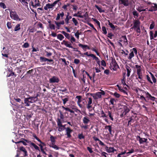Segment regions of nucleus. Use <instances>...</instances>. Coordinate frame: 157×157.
Segmentation results:
<instances>
[{
  "label": "nucleus",
  "instance_id": "64",
  "mask_svg": "<svg viewBox=\"0 0 157 157\" xmlns=\"http://www.w3.org/2000/svg\"><path fill=\"white\" fill-rule=\"evenodd\" d=\"M23 47L24 48H27L29 47V44L28 42H25L23 45Z\"/></svg>",
  "mask_w": 157,
  "mask_h": 157
},
{
  "label": "nucleus",
  "instance_id": "11",
  "mask_svg": "<svg viewBox=\"0 0 157 157\" xmlns=\"http://www.w3.org/2000/svg\"><path fill=\"white\" fill-rule=\"evenodd\" d=\"M105 129H108V130L109 133L110 135H113L114 132V131H112V128L111 126L110 125H106L105 127Z\"/></svg>",
  "mask_w": 157,
  "mask_h": 157
},
{
  "label": "nucleus",
  "instance_id": "39",
  "mask_svg": "<svg viewBox=\"0 0 157 157\" xmlns=\"http://www.w3.org/2000/svg\"><path fill=\"white\" fill-rule=\"evenodd\" d=\"M137 10L138 11L141 12V11H146L147 10H148V9L146 8L145 9H143L142 7H139Z\"/></svg>",
  "mask_w": 157,
  "mask_h": 157
},
{
  "label": "nucleus",
  "instance_id": "34",
  "mask_svg": "<svg viewBox=\"0 0 157 157\" xmlns=\"http://www.w3.org/2000/svg\"><path fill=\"white\" fill-rule=\"evenodd\" d=\"M56 138L55 137H54L53 136L51 135L50 137V139L51 142H52V144H55L56 140L55 139Z\"/></svg>",
  "mask_w": 157,
  "mask_h": 157
},
{
  "label": "nucleus",
  "instance_id": "45",
  "mask_svg": "<svg viewBox=\"0 0 157 157\" xmlns=\"http://www.w3.org/2000/svg\"><path fill=\"white\" fill-rule=\"evenodd\" d=\"M102 31H103V33L105 34H106L107 33V31H106V28L105 26H103L102 27Z\"/></svg>",
  "mask_w": 157,
  "mask_h": 157
},
{
  "label": "nucleus",
  "instance_id": "18",
  "mask_svg": "<svg viewBox=\"0 0 157 157\" xmlns=\"http://www.w3.org/2000/svg\"><path fill=\"white\" fill-rule=\"evenodd\" d=\"M137 138L139 139V141L140 144H142L144 142H146L147 141V139L140 137V136H137Z\"/></svg>",
  "mask_w": 157,
  "mask_h": 157
},
{
  "label": "nucleus",
  "instance_id": "19",
  "mask_svg": "<svg viewBox=\"0 0 157 157\" xmlns=\"http://www.w3.org/2000/svg\"><path fill=\"white\" fill-rule=\"evenodd\" d=\"M53 8L52 5L50 3H48L44 7V9L45 10H48V9H52Z\"/></svg>",
  "mask_w": 157,
  "mask_h": 157
},
{
  "label": "nucleus",
  "instance_id": "5",
  "mask_svg": "<svg viewBox=\"0 0 157 157\" xmlns=\"http://www.w3.org/2000/svg\"><path fill=\"white\" fill-rule=\"evenodd\" d=\"M148 5H151V7L148 10L149 11L152 12L153 11H156L157 10V4L155 3H153L149 2H145Z\"/></svg>",
  "mask_w": 157,
  "mask_h": 157
},
{
  "label": "nucleus",
  "instance_id": "7",
  "mask_svg": "<svg viewBox=\"0 0 157 157\" xmlns=\"http://www.w3.org/2000/svg\"><path fill=\"white\" fill-rule=\"evenodd\" d=\"M59 79L57 76H53L49 79V82L50 83H58L59 82Z\"/></svg>",
  "mask_w": 157,
  "mask_h": 157
},
{
  "label": "nucleus",
  "instance_id": "26",
  "mask_svg": "<svg viewBox=\"0 0 157 157\" xmlns=\"http://www.w3.org/2000/svg\"><path fill=\"white\" fill-rule=\"evenodd\" d=\"M61 32L65 36L66 38L69 40L70 39V36L69 34L66 33L64 31H62Z\"/></svg>",
  "mask_w": 157,
  "mask_h": 157
},
{
  "label": "nucleus",
  "instance_id": "20",
  "mask_svg": "<svg viewBox=\"0 0 157 157\" xmlns=\"http://www.w3.org/2000/svg\"><path fill=\"white\" fill-rule=\"evenodd\" d=\"M125 68L127 71V76L128 77H129L130 75V74L132 71L130 67L128 65H126Z\"/></svg>",
  "mask_w": 157,
  "mask_h": 157
},
{
  "label": "nucleus",
  "instance_id": "63",
  "mask_svg": "<svg viewBox=\"0 0 157 157\" xmlns=\"http://www.w3.org/2000/svg\"><path fill=\"white\" fill-rule=\"evenodd\" d=\"M114 35L111 33H109L108 34L107 36L110 39H112V37Z\"/></svg>",
  "mask_w": 157,
  "mask_h": 157
},
{
  "label": "nucleus",
  "instance_id": "44",
  "mask_svg": "<svg viewBox=\"0 0 157 157\" xmlns=\"http://www.w3.org/2000/svg\"><path fill=\"white\" fill-rule=\"evenodd\" d=\"M0 6L3 9H5L6 8V6L5 4L2 2L0 3Z\"/></svg>",
  "mask_w": 157,
  "mask_h": 157
},
{
  "label": "nucleus",
  "instance_id": "40",
  "mask_svg": "<svg viewBox=\"0 0 157 157\" xmlns=\"http://www.w3.org/2000/svg\"><path fill=\"white\" fill-rule=\"evenodd\" d=\"M48 60V59L44 57H40V60L41 62H46Z\"/></svg>",
  "mask_w": 157,
  "mask_h": 157
},
{
  "label": "nucleus",
  "instance_id": "38",
  "mask_svg": "<svg viewBox=\"0 0 157 157\" xmlns=\"http://www.w3.org/2000/svg\"><path fill=\"white\" fill-rule=\"evenodd\" d=\"M76 98H77L78 99V101L77 102V104L80 103L82 101V100L81 99L82 98V97L81 96H77L76 97Z\"/></svg>",
  "mask_w": 157,
  "mask_h": 157
},
{
  "label": "nucleus",
  "instance_id": "1",
  "mask_svg": "<svg viewBox=\"0 0 157 157\" xmlns=\"http://www.w3.org/2000/svg\"><path fill=\"white\" fill-rule=\"evenodd\" d=\"M76 40L73 36H71L70 39V42L68 41L63 40L61 43L62 44H64L66 47L73 48L74 49H78V48H74L72 45L71 43L73 44V42H75Z\"/></svg>",
  "mask_w": 157,
  "mask_h": 157
},
{
  "label": "nucleus",
  "instance_id": "23",
  "mask_svg": "<svg viewBox=\"0 0 157 157\" xmlns=\"http://www.w3.org/2000/svg\"><path fill=\"white\" fill-rule=\"evenodd\" d=\"M78 45L79 47H82L84 50L85 48H87L88 49H90L89 47L87 45H83L81 44H78Z\"/></svg>",
  "mask_w": 157,
  "mask_h": 157
},
{
  "label": "nucleus",
  "instance_id": "36",
  "mask_svg": "<svg viewBox=\"0 0 157 157\" xmlns=\"http://www.w3.org/2000/svg\"><path fill=\"white\" fill-rule=\"evenodd\" d=\"M134 56L133 51H132L129 54V56L128 57V59L129 60H131L132 59Z\"/></svg>",
  "mask_w": 157,
  "mask_h": 157
},
{
  "label": "nucleus",
  "instance_id": "54",
  "mask_svg": "<svg viewBox=\"0 0 157 157\" xmlns=\"http://www.w3.org/2000/svg\"><path fill=\"white\" fill-rule=\"evenodd\" d=\"M110 102L111 103V104L113 105H114V102H116V100L113 98H112L110 100Z\"/></svg>",
  "mask_w": 157,
  "mask_h": 157
},
{
  "label": "nucleus",
  "instance_id": "37",
  "mask_svg": "<svg viewBox=\"0 0 157 157\" xmlns=\"http://www.w3.org/2000/svg\"><path fill=\"white\" fill-rule=\"evenodd\" d=\"M95 7L98 10L99 12L101 13L104 12V10H102L101 8L99 7L97 5H95Z\"/></svg>",
  "mask_w": 157,
  "mask_h": 157
},
{
  "label": "nucleus",
  "instance_id": "16",
  "mask_svg": "<svg viewBox=\"0 0 157 157\" xmlns=\"http://www.w3.org/2000/svg\"><path fill=\"white\" fill-rule=\"evenodd\" d=\"M31 103V101L29 98H25L24 99V103L25 104V106H29L30 105V103Z\"/></svg>",
  "mask_w": 157,
  "mask_h": 157
},
{
  "label": "nucleus",
  "instance_id": "43",
  "mask_svg": "<svg viewBox=\"0 0 157 157\" xmlns=\"http://www.w3.org/2000/svg\"><path fill=\"white\" fill-rule=\"evenodd\" d=\"M72 21L74 23L75 25V26H77L78 25V22L77 20L75 19V18H73L72 19Z\"/></svg>",
  "mask_w": 157,
  "mask_h": 157
},
{
  "label": "nucleus",
  "instance_id": "60",
  "mask_svg": "<svg viewBox=\"0 0 157 157\" xmlns=\"http://www.w3.org/2000/svg\"><path fill=\"white\" fill-rule=\"evenodd\" d=\"M59 112L60 113L59 117L60 118L59 119L62 120L64 118V116L63 114L60 111H59Z\"/></svg>",
  "mask_w": 157,
  "mask_h": 157
},
{
  "label": "nucleus",
  "instance_id": "6",
  "mask_svg": "<svg viewBox=\"0 0 157 157\" xmlns=\"http://www.w3.org/2000/svg\"><path fill=\"white\" fill-rule=\"evenodd\" d=\"M30 5L34 8L40 6V1L39 0H32Z\"/></svg>",
  "mask_w": 157,
  "mask_h": 157
},
{
  "label": "nucleus",
  "instance_id": "31",
  "mask_svg": "<svg viewBox=\"0 0 157 157\" xmlns=\"http://www.w3.org/2000/svg\"><path fill=\"white\" fill-rule=\"evenodd\" d=\"M21 29V27H20V24H17L15 27L14 28V31H19Z\"/></svg>",
  "mask_w": 157,
  "mask_h": 157
},
{
  "label": "nucleus",
  "instance_id": "27",
  "mask_svg": "<svg viewBox=\"0 0 157 157\" xmlns=\"http://www.w3.org/2000/svg\"><path fill=\"white\" fill-rule=\"evenodd\" d=\"M121 38L123 40V41L125 45L128 44V40L126 36H122Z\"/></svg>",
  "mask_w": 157,
  "mask_h": 157
},
{
  "label": "nucleus",
  "instance_id": "12",
  "mask_svg": "<svg viewBox=\"0 0 157 157\" xmlns=\"http://www.w3.org/2000/svg\"><path fill=\"white\" fill-rule=\"evenodd\" d=\"M66 131L67 137L70 138L71 137V133L72 132V130L70 128L67 127L66 128Z\"/></svg>",
  "mask_w": 157,
  "mask_h": 157
},
{
  "label": "nucleus",
  "instance_id": "59",
  "mask_svg": "<svg viewBox=\"0 0 157 157\" xmlns=\"http://www.w3.org/2000/svg\"><path fill=\"white\" fill-rule=\"evenodd\" d=\"M80 62V60L77 59H75L74 60V63L75 64H79Z\"/></svg>",
  "mask_w": 157,
  "mask_h": 157
},
{
  "label": "nucleus",
  "instance_id": "15",
  "mask_svg": "<svg viewBox=\"0 0 157 157\" xmlns=\"http://www.w3.org/2000/svg\"><path fill=\"white\" fill-rule=\"evenodd\" d=\"M92 103V99L90 97L88 98V104L87 105V108L89 109L92 107L91 105Z\"/></svg>",
  "mask_w": 157,
  "mask_h": 157
},
{
  "label": "nucleus",
  "instance_id": "47",
  "mask_svg": "<svg viewBox=\"0 0 157 157\" xmlns=\"http://www.w3.org/2000/svg\"><path fill=\"white\" fill-rule=\"evenodd\" d=\"M78 137L79 139L81 140L82 139H84L85 138V136L83 135L82 133H81L78 135Z\"/></svg>",
  "mask_w": 157,
  "mask_h": 157
},
{
  "label": "nucleus",
  "instance_id": "10",
  "mask_svg": "<svg viewBox=\"0 0 157 157\" xmlns=\"http://www.w3.org/2000/svg\"><path fill=\"white\" fill-rule=\"evenodd\" d=\"M106 151L108 153L114 152L115 151H116V150L115 149L114 147H109L106 146L105 148Z\"/></svg>",
  "mask_w": 157,
  "mask_h": 157
},
{
  "label": "nucleus",
  "instance_id": "41",
  "mask_svg": "<svg viewBox=\"0 0 157 157\" xmlns=\"http://www.w3.org/2000/svg\"><path fill=\"white\" fill-rule=\"evenodd\" d=\"M108 21L109 25V26L110 27H111L113 30H114L115 29L114 25H113V24L112 23H111L109 21V20Z\"/></svg>",
  "mask_w": 157,
  "mask_h": 157
},
{
  "label": "nucleus",
  "instance_id": "21",
  "mask_svg": "<svg viewBox=\"0 0 157 157\" xmlns=\"http://www.w3.org/2000/svg\"><path fill=\"white\" fill-rule=\"evenodd\" d=\"M67 98H64L65 96H61V98H62V100L63 101V103L64 105H65L67 101H69V98L68 96H67Z\"/></svg>",
  "mask_w": 157,
  "mask_h": 157
},
{
  "label": "nucleus",
  "instance_id": "14",
  "mask_svg": "<svg viewBox=\"0 0 157 157\" xmlns=\"http://www.w3.org/2000/svg\"><path fill=\"white\" fill-rule=\"evenodd\" d=\"M19 149L20 151H21L24 152V155L25 156H27L28 155L27 152L25 148L23 146H21L19 147Z\"/></svg>",
  "mask_w": 157,
  "mask_h": 157
},
{
  "label": "nucleus",
  "instance_id": "42",
  "mask_svg": "<svg viewBox=\"0 0 157 157\" xmlns=\"http://www.w3.org/2000/svg\"><path fill=\"white\" fill-rule=\"evenodd\" d=\"M112 95H113L115 97L117 98H120V95L117 92H115L114 93H112Z\"/></svg>",
  "mask_w": 157,
  "mask_h": 157
},
{
  "label": "nucleus",
  "instance_id": "33",
  "mask_svg": "<svg viewBox=\"0 0 157 157\" xmlns=\"http://www.w3.org/2000/svg\"><path fill=\"white\" fill-rule=\"evenodd\" d=\"M64 38V36L61 34H59L57 35V38L60 40H62Z\"/></svg>",
  "mask_w": 157,
  "mask_h": 157
},
{
  "label": "nucleus",
  "instance_id": "56",
  "mask_svg": "<svg viewBox=\"0 0 157 157\" xmlns=\"http://www.w3.org/2000/svg\"><path fill=\"white\" fill-rule=\"evenodd\" d=\"M126 79L124 76L123 78L121 80L122 83L124 85H126L127 86H128L127 85H126L125 83Z\"/></svg>",
  "mask_w": 157,
  "mask_h": 157
},
{
  "label": "nucleus",
  "instance_id": "30",
  "mask_svg": "<svg viewBox=\"0 0 157 157\" xmlns=\"http://www.w3.org/2000/svg\"><path fill=\"white\" fill-rule=\"evenodd\" d=\"M72 18L71 16H66V18L65 19V21L66 24H68L69 23V20Z\"/></svg>",
  "mask_w": 157,
  "mask_h": 157
},
{
  "label": "nucleus",
  "instance_id": "9",
  "mask_svg": "<svg viewBox=\"0 0 157 157\" xmlns=\"http://www.w3.org/2000/svg\"><path fill=\"white\" fill-rule=\"evenodd\" d=\"M119 2L120 4L125 6H128L129 5L128 0H119Z\"/></svg>",
  "mask_w": 157,
  "mask_h": 157
},
{
  "label": "nucleus",
  "instance_id": "13",
  "mask_svg": "<svg viewBox=\"0 0 157 157\" xmlns=\"http://www.w3.org/2000/svg\"><path fill=\"white\" fill-rule=\"evenodd\" d=\"M83 54L84 55H86L88 56H90L92 57L94 59H95L96 61H97L98 60H99L98 58L97 57L94 55L92 54H88L87 52L84 53Z\"/></svg>",
  "mask_w": 157,
  "mask_h": 157
},
{
  "label": "nucleus",
  "instance_id": "48",
  "mask_svg": "<svg viewBox=\"0 0 157 157\" xmlns=\"http://www.w3.org/2000/svg\"><path fill=\"white\" fill-rule=\"evenodd\" d=\"M11 73L10 74L7 75V77H10L11 76H13V75H14L15 77L16 76V75L15 74V73L14 72H13L12 71H11Z\"/></svg>",
  "mask_w": 157,
  "mask_h": 157
},
{
  "label": "nucleus",
  "instance_id": "61",
  "mask_svg": "<svg viewBox=\"0 0 157 157\" xmlns=\"http://www.w3.org/2000/svg\"><path fill=\"white\" fill-rule=\"evenodd\" d=\"M121 51V53L122 54H124L125 55V56L128 55V50H126V52L123 50H122Z\"/></svg>",
  "mask_w": 157,
  "mask_h": 157
},
{
  "label": "nucleus",
  "instance_id": "50",
  "mask_svg": "<svg viewBox=\"0 0 157 157\" xmlns=\"http://www.w3.org/2000/svg\"><path fill=\"white\" fill-rule=\"evenodd\" d=\"M81 33L80 32V33L78 31L76 33H75V36L78 39H79V35L81 34Z\"/></svg>",
  "mask_w": 157,
  "mask_h": 157
},
{
  "label": "nucleus",
  "instance_id": "22",
  "mask_svg": "<svg viewBox=\"0 0 157 157\" xmlns=\"http://www.w3.org/2000/svg\"><path fill=\"white\" fill-rule=\"evenodd\" d=\"M62 108L63 109L65 110L66 111H68L70 112L71 113H72L73 114L75 113L74 111L73 110H72L71 109L68 107H65L64 106H62Z\"/></svg>",
  "mask_w": 157,
  "mask_h": 157
},
{
  "label": "nucleus",
  "instance_id": "62",
  "mask_svg": "<svg viewBox=\"0 0 157 157\" xmlns=\"http://www.w3.org/2000/svg\"><path fill=\"white\" fill-rule=\"evenodd\" d=\"M95 95H96V96H97V98H101V95L99 92H97L95 94Z\"/></svg>",
  "mask_w": 157,
  "mask_h": 157
},
{
  "label": "nucleus",
  "instance_id": "35",
  "mask_svg": "<svg viewBox=\"0 0 157 157\" xmlns=\"http://www.w3.org/2000/svg\"><path fill=\"white\" fill-rule=\"evenodd\" d=\"M106 113H108V115L110 119L113 121V116H112V112L109 111H108L107 112H106Z\"/></svg>",
  "mask_w": 157,
  "mask_h": 157
},
{
  "label": "nucleus",
  "instance_id": "17",
  "mask_svg": "<svg viewBox=\"0 0 157 157\" xmlns=\"http://www.w3.org/2000/svg\"><path fill=\"white\" fill-rule=\"evenodd\" d=\"M64 16V13L63 12H62L61 13H59L57 14V17L56 19V20L57 21L60 19V17H61V18H62Z\"/></svg>",
  "mask_w": 157,
  "mask_h": 157
},
{
  "label": "nucleus",
  "instance_id": "3",
  "mask_svg": "<svg viewBox=\"0 0 157 157\" xmlns=\"http://www.w3.org/2000/svg\"><path fill=\"white\" fill-rule=\"evenodd\" d=\"M110 69L112 70H113L114 71H117V69L120 68L119 67L117 64L115 59H112V61L110 64Z\"/></svg>",
  "mask_w": 157,
  "mask_h": 157
},
{
  "label": "nucleus",
  "instance_id": "4",
  "mask_svg": "<svg viewBox=\"0 0 157 157\" xmlns=\"http://www.w3.org/2000/svg\"><path fill=\"white\" fill-rule=\"evenodd\" d=\"M10 16L11 19L17 21H20L21 20L18 15L15 11H10Z\"/></svg>",
  "mask_w": 157,
  "mask_h": 157
},
{
  "label": "nucleus",
  "instance_id": "58",
  "mask_svg": "<svg viewBox=\"0 0 157 157\" xmlns=\"http://www.w3.org/2000/svg\"><path fill=\"white\" fill-rule=\"evenodd\" d=\"M129 120H128V121L131 122L132 123L134 122V116H132L131 117H130V118H129Z\"/></svg>",
  "mask_w": 157,
  "mask_h": 157
},
{
  "label": "nucleus",
  "instance_id": "29",
  "mask_svg": "<svg viewBox=\"0 0 157 157\" xmlns=\"http://www.w3.org/2000/svg\"><path fill=\"white\" fill-rule=\"evenodd\" d=\"M90 121V120L87 117H84L83 119V123L85 124H88Z\"/></svg>",
  "mask_w": 157,
  "mask_h": 157
},
{
  "label": "nucleus",
  "instance_id": "51",
  "mask_svg": "<svg viewBox=\"0 0 157 157\" xmlns=\"http://www.w3.org/2000/svg\"><path fill=\"white\" fill-rule=\"evenodd\" d=\"M61 88L62 89L59 90V91L60 92L61 91L62 92H66V93H67V88L63 87H61Z\"/></svg>",
  "mask_w": 157,
  "mask_h": 157
},
{
  "label": "nucleus",
  "instance_id": "46",
  "mask_svg": "<svg viewBox=\"0 0 157 157\" xmlns=\"http://www.w3.org/2000/svg\"><path fill=\"white\" fill-rule=\"evenodd\" d=\"M146 78L147 81L151 84H153V82L151 81L150 78L149 77L148 75H146Z\"/></svg>",
  "mask_w": 157,
  "mask_h": 157
},
{
  "label": "nucleus",
  "instance_id": "2",
  "mask_svg": "<svg viewBox=\"0 0 157 157\" xmlns=\"http://www.w3.org/2000/svg\"><path fill=\"white\" fill-rule=\"evenodd\" d=\"M135 67L137 69V74L138 78L139 79L138 81L141 82L143 78L142 72L141 71V67L140 65H135Z\"/></svg>",
  "mask_w": 157,
  "mask_h": 157
},
{
  "label": "nucleus",
  "instance_id": "53",
  "mask_svg": "<svg viewBox=\"0 0 157 157\" xmlns=\"http://www.w3.org/2000/svg\"><path fill=\"white\" fill-rule=\"evenodd\" d=\"M49 26L50 28L51 29H53V30L55 29V26L54 24H49Z\"/></svg>",
  "mask_w": 157,
  "mask_h": 157
},
{
  "label": "nucleus",
  "instance_id": "8",
  "mask_svg": "<svg viewBox=\"0 0 157 157\" xmlns=\"http://www.w3.org/2000/svg\"><path fill=\"white\" fill-rule=\"evenodd\" d=\"M140 22L138 20H135L133 22V25L132 28L131 29H136V28H137L140 26Z\"/></svg>",
  "mask_w": 157,
  "mask_h": 157
},
{
  "label": "nucleus",
  "instance_id": "49",
  "mask_svg": "<svg viewBox=\"0 0 157 157\" xmlns=\"http://www.w3.org/2000/svg\"><path fill=\"white\" fill-rule=\"evenodd\" d=\"M55 23L56 25V28H57V29H60V24L59 22L55 21Z\"/></svg>",
  "mask_w": 157,
  "mask_h": 157
},
{
  "label": "nucleus",
  "instance_id": "28",
  "mask_svg": "<svg viewBox=\"0 0 157 157\" xmlns=\"http://www.w3.org/2000/svg\"><path fill=\"white\" fill-rule=\"evenodd\" d=\"M49 146L50 147H52L54 149L57 150H59L60 148V147H58L57 145H55V144H51L49 145Z\"/></svg>",
  "mask_w": 157,
  "mask_h": 157
},
{
  "label": "nucleus",
  "instance_id": "24",
  "mask_svg": "<svg viewBox=\"0 0 157 157\" xmlns=\"http://www.w3.org/2000/svg\"><path fill=\"white\" fill-rule=\"evenodd\" d=\"M29 99H30V100H31V103L35 102L38 100V98L36 97H29Z\"/></svg>",
  "mask_w": 157,
  "mask_h": 157
},
{
  "label": "nucleus",
  "instance_id": "55",
  "mask_svg": "<svg viewBox=\"0 0 157 157\" xmlns=\"http://www.w3.org/2000/svg\"><path fill=\"white\" fill-rule=\"evenodd\" d=\"M93 21H94L95 22V23L97 24V25L100 27V23L99 21L95 18H93Z\"/></svg>",
  "mask_w": 157,
  "mask_h": 157
},
{
  "label": "nucleus",
  "instance_id": "52",
  "mask_svg": "<svg viewBox=\"0 0 157 157\" xmlns=\"http://www.w3.org/2000/svg\"><path fill=\"white\" fill-rule=\"evenodd\" d=\"M6 25L7 28L9 29H10L12 28L11 23V22H8L7 23Z\"/></svg>",
  "mask_w": 157,
  "mask_h": 157
},
{
  "label": "nucleus",
  "instance_id": "32",
  "mask_svg": "<svg viewBox=\"0 0 157 157\" xmlns=\"http://www.w3.org/2000/svg\"><path fill=\"white\" fill-rule=\"evenodd\" d=\"M56 122L57 124V125L59 127L63 126V124H62V122H61V119H60L59 118H57L56 120Z\"/></svg>",
  "mask_w": 157,
  "mask_h": 157
},
{
  "label": "nucleus",
  "instance_id": "25",
  "mask_svg": "<svg viewBox=\"0 0 157 157\" xmlns=\"http://www.w3.org/2000/svg\"><path fill=\"white\" fill-rule=\"evenodd\" d=\"M30 145L31 146L33 147L36 150H38L39 151H40V149L39 147L34 143L33 142H31L30 143Z\"/></svg>",
  "mask_w": 157,
  "mask_h": 157
},
{
  "label": "nucleus",
  "instance_id": "57",
  "mask_svg": "<svg viewBox=\"0 0 157 157\" xmlns=\"http://www.w3.org/2000/svg\"><path fill=\"white\" fill-rule=\"evenodd\" d=\"M124 111L126 112V113H128V112L130 111L129 109H128L127 108V107L126 106V105H124Z\"/></svg>",
  "mask_w": 157,
  "mask_h": 157
}]
</instances>
